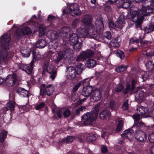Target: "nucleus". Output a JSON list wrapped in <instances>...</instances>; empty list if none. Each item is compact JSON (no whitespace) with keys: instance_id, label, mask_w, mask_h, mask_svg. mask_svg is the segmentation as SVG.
<instances>
[{"instance_id":"nucleus-19","label":"nucleus","mask_w":154,"mask_h":154,"mask_svg":"<svg viewBox=\"0 0 154 154\" xmlns=\"http://www.w3.org/2000/svg\"><path fill=\"white\" fill-rule=\"evenodd\" d=\"M82 22L89 28H91V26L94 27L91 24L92 17L90 15L86 14L84 15L82 19Z\"/></svg>"},{"instance_id":"nucleus-26","label":"nucleus","mask_w":154,"mask_h":154,"mask_svg":"<svg viewBox=\"0 0 154 154\" xmlns=\"http://www.w3.org/2000/svg\"><path fill=\"white\" fill-rule=\"evenodd\" d=\"M146 69L149 71H154V63L151 60L148 61L145 64Z\"/></svg>"},{"instance_id":"nucleus-3","label":"nucleus","mask_w":154,"mask_h":154,"mask_svg":"<svg viewBox=\"0 0 154 154\" xmlns=\"http://www.w3.org/2000/svg\"><path fill=\"white\" fill-rule=\"evenodd\" d=\"M148 130H154V124L150 126H148L146 127L144 123L142 121H139L134 123L133 126L128 129L124 131L123 133L121 134V137L123 139H129L132 135H133L134 131L138 130L142 131H147Z\"/></svg>"},{"instance_id":"nucleus-42","label":"nucleus","mask_w":154,"mask_h":154,"mask_svg":"<svg viewBox=\"0 0 154 154\" xmlns=\"http://www.w3.org/2000/svg\"><path fill=\"white\" fill-rule=\"evenodd\" d=\"M34 18L36 20L37 19V18L36 15H34L29 20V21L31 22V23L32 24L34 27H37L38 26V23L37 22L33 20V19Z\"/></svg>"},{"instance_id":"nucleus-9","label":"nucleus","mask_w":154,"mask_h":154,"mask_svg":"<svg viewBox=\"0 0 154 154\" xmlns=\"http://www.w3.org/2000/svg\"><path fill=\"white\" fill-rule=\"evenodd\" d=\"M145 35H140L138 38L135 37H131L129 40V46H132V44L137 45L140 42L141 45H148L152 43V42L150 41L143 40L144 38Z\"/></svg>"},{"instance_id":"nucleus-56","label":"nucleus","mask_w":154,"mask_h":154,"mask_svg":"<svg viewBox=\"0 0 154 154\" xmlns=\"http://www.w3.org/2000/svg\"><path fill=\"white\" fill-rule=\"evenodd\" d=\"M79 22V20L78 19H75L73 21L72 24V27L74 29L77 26V24Z\"/></svg>"},{"instance_id":"nucleus-29","label":"nucleus","mask_w":154,"mask_h":154,"mask_svg":"<svg viewBox=\"0 0 154 154\" xmlns=\"http://www.w3.org/2000/svg\"><path fill=\"white\" fill-rule=\"evenodd\" d=\"M97 138V135L95 134L91 133L87 135L86 140L89 142H94Z\"/></svg>"},{"instance_id":"nucleus-49","label":"nucleus","mask_w":154,"mask_h":154,"mask_svg":"<svg viewBox=\"0 0 154 154\" xmlns=\"http://www.w3.org/2000/svg\"><path fill=\"white\" fill-rule=\"evenodd\" d=\"M128 100H126L124 102L122 106V109L124 111L127 110L128 108Z\"/></svg>"},{"instance_id":"nucleus-61","label":"nucleus","mask_w":154,"mask_h":154,"mask_svg":"<svg viewBox=\"0 0 154 154\" xmlns=\"http://www.w3.org/2000/svg\"><path fill=\"white\" fill-rule=\"evenodd\" d=\"M101 152L103 154L106 153L108 151L107 147L106 146H103L101 148Z\"/></svg>"},{"instance_id":"nucleus-51","label":"nucleus","mask_w":154,"mask_h":154,"mask_svg":"<svg viewBox=\"0 0 154 154\" xmlns=\"http://www.w3.org/2000/svg\"><path fill=\"white\" fill-rule=\"evenodd\" d=\"M109 4L107 2L106 4L103 7L104 11L107 13H109L112 10V7L111 6L108 5Z\"/></svg>"},{"instance_id":"nucleus-15","label":"nucleus","mask_w":154,"mask_h":154,"mask_svg":"<svg viewBox=\"0 0 154 154\" xmlns=\"http://www.w3.org/2000/svg\"><path fill=\"white\" fill-rule=\"evenodd\" d=\"M135 139L140 142H145L147 138V136L146 133L141 130L136 131L134 134Z\"/></svg>"},{"instance_id":"nucleus-18","label":"nucleus","mask_w":154,"mask_h":154,"mask_svg":"<svg viewBox=\"0 0 154 154\" xmlns=\"http://www.w3.org/2000/svg\"><path fill=\"white\" fill-rule=\"evenodd\" d=\"M136 83V81L134 80H133L131 81V85L129 83H128L126 86V88L123 91V93L125 94L129 92L133 93L135 88Z\"/></svg>"},{"instance_id":"nucleus-57","label":"nucleus","mask_w":154,"mask_h":154,"mask_svg":"<svg viewBox=\"0 0 154 154\" xmlns=\"http://www.w3.org/2000/svg\"><path fill=\"white\" fill-rule=\"evenodd\" d=\"M82 84V82H79L77 84L75 85L73 88L72 90V91L74 92L76 91L78 89Z\"/></svg>"},{"instance_id":"nucleus-41","label":"nucleus","mask_w":154,"mask_h":154,"mask_svg":"<svg viewBox=\"0 0 154 154\" xmlns=\"http://www.w3.org/2000/svg\"><path fill=\"white\" fill-rule=\"evenodd\" d=\"M124 86L121 83H119L116 87L115 89V91L116 92L119 93L123 90Z\"/></svg>"},{"instance_id":"nucleus-13","label":"nucleus","mask_w":154,"mask_h":154,"mask_svg":"<svg viewBox=\"0 0 154 154\" xmlns=\"http://www.w3.org/2000/svg\"><path fill=\"white\" fill-rule=\"evenodd\" d=\"M79 38L77 34L72 33L67 39V41L66 43H64V44H65L64 45V48H66V47L67 48L69 44L71 46L74 45L75 43L78 42Z\"/></svg>"},{"instance_id":"nucleus-25","label":"nucleus","mask_w":154,"mask_h":154,"mask_svg":"<svg viewBox=\"0 0 154 154\" xmlns=\"http://www.w3.org/2000/svg\"><path fill=\"white\" fill-rule=\"evenodd\" d=\"M120 45L119 42L118 41V38H116L110 41L108 45V47L110 48L112 47L116 48L118 47Z\"/></svg>"},{"instance_id":"nucleus-7","label":"nucleus","mask_w":154,"mask_h":154,"mask_svg":"<svg viewBox=\"0 0 154 154\" xmlns=\"http://www.w3.org/2000/svg\"><path fill=\"white\" fill-rule=\"evenodd\" d=\"M73 50L69 47L64 48L63 51H60L56 55V59L55 60V62L58 63L61 60L63 57H66L69 59L71 55L72 54Z\"/></svg>"},{"instance_id":"nucleus-53","label":"nucleus","mask_w":154,"mask_h":154,"mask_svg":"<svg viewBox=\"0 0 154 154\" xmlns=\"http://www.w3.org/2000/svg\"><path fill=\"white\" fill-rule=\"evenodd\" d=\"M45 103L43 102L40 103L35 107V109L37 110H39L42 108H43L45 106Z\"/></svg>"},{"instance_id":"nucleus-43","label":"nucleus","mask_w":154,"mask_h":154,"mask_svg":"<svg viewBox=\"0 0 154 154\" xmlns=\"http://www.w3.org/2000/svg\"><path fill=\"white\" fill-rule=\"evenodd\" d=\"M123 2L122 4V7L125 9L128 8L132 4V1L130 0H127Z\"/></svg>"},{"instance_id":"nucleus-46","label":"nucleus","mask_w":154,"mask_h":154,"mask_svg":"<svg viewBox=\"0 0 154 154\" xmlns=\"http://www.w3.org/2000/svg\"><path fill=\"white\" fill-rule=\"evenodd\" d=\"M109 26L110 29L112 30V29H115L118 30L117 29L116 23H115L113 21H109Z\"/></svg>"},{"instance_id":"nucleus-1","label":"nucleus","mask_w":154,"mask_h":154,"mask_svg":"<svg viewBox=\"0 0 154 154\" xmlns=\"http://www.w3.org/2000/svg\"><path fill=\"white\" fill-rule=\"evenodd\" d=\"M96 28L95 27H87V29L80 28L77 30L79 38H83L89 35L92 37H97L98 35L101 34L104 29V26L102 19H100L96 21Z\"/></svg>"},{"instance_id":"nucleus-38","label":"nucleus","mask_w":154,"mask_h":154,"mask_svg":"<svg viewBox=\"0 0 154 154\" xmlns=\"http://www.w3.org/2000/svg\"><path fill=\"white\" fill-rule=\"evenodd\" d=\"M46 30V26H43L42 25H40L38 28V31L39 33V35L42 36L45 34Z\"/></svg>"},{"instance_id":"nucleus-20","label":"nucleus","mask_w":154,"mask_h":154,"mask_svg":"<svg viewBox=\"0 0 154 154\" xmlns=\"http://www.w3.org/2000/svg\"><path fill=\"white\" fill-rule=\"evenodd\" d=\"M125 19L124 15H120L116 23L117 29H121L124 26V24L125 23Z\"/></svg>"},{"instance_id":"nucleus-28","label":"nucleus","mask_w":154,"mask_h":154,"mask_svg":"<svg viewBox=\"0 0 154 154\" xmlns=\"http://www.w3.org/2000/svg\"><path fill=\"white\" fill-rule=\"evenodd\" d=\"M16 104L14 101L10 100L7 104V110H10L11 112L13 111L14 110Z\"/></svg>"},{"instance_id":"nucleus-4","label":"nucleus","mask_w":154,"mask_h":154,"mask_svg":"<svg viewBox=\"0 0 154 154\" xmlns=\"http://www.w3.org/2000/svg\"><path fill=\"white\" fill-rule=\"evenodd\" d=\"M154 12V2L152 1L150 2L149 5H148L147 6H143L136 13L137 17L136 20V26L137 27L140 28L142 30L141 27V24L143 23V21L144 20V17L147 16L150 13Z\"/></svg>"},{"instance_id":"nucleus-6","label":"nucleus","mask_w":154,"mask_h":154,"mask_svg":"<svg viewBox=\"0 0 154 154\" xmlns=\"http://www.w3.org/2000/svg\"><path fill=\"white\" fill-rule=\"evenodd\" d=\"M82 64L77 65L76 67L69 66L67 68L68 71L67 77L68 79H71L74 81H78L79 80L80 75L83 71Z\"/></svg>"},{"instance_id":"nucleus-39","label":"nucleus","mask_w":154,"mask_h":154,"mask_svg":"<svg viewBox=\"0 0 154 154\" xmlns=\"http://www.w3.org/2000/svg\"><path fill=\"white\" fill-rule=\"evenodd\" d=\"M82 43L78 41V42L75 43L74 45H73V47L74 49L76 51H79L82 48Z\"/></svg>"},{"instance_id":"nucleus-12","label":"nucleus","mask_w":154,"mask_h":154,"mask_svg":"<svg viewBox=\"0 0 154 154\" xmlns=\"http://www.w3.org/2000/svg\"><path fill=\"white\" fill-rule=\"evenodd\" d=\"M94 55V51L91 50H88L86 51H83L76 58L77 61L86 59L93 57Z\"/></svg>"},{"instance_id":"nucleus-17","label":"nucleus","mask_w":154,"mask_h":154,"mask_svg":"<svg viewBox=\"0 0 154 154\" xmlns=\"http://www.w3.org/2000/svg\"><path fill=\"white\" fill-rule=\"evenodd\" d=\"M60 36L63 37V43L64 44V39H67L68 37L71 34V32L70 31V29L67 27H64L61 28L60 30Z\"/></svg>"},{"instance_id":"nucleus-55","label":"nucleus","mask_w":154,"mask_h":154,"mask_svg":"<svg viewBox=\"0 0 154 154\" xmlns=\"http://www.w3.org/2000/svg\"><path fill=\"white\" fill-rule=\"evenodd\" d=\"M20 95L24 97H29V91L24 89L23 91L21 93Z\"/></svg>"},{"instance_id":"nucleus-48","label":"nucleus","mask_w":154,"mask_h":154,"mask_svg":"<svg viewBox=\"0 0 154 154\" xmlns=\"http://www.w3.org/2000/svg\"><path fill=\"white\" fill-rule=\"evenodd\" d=\"M147 59L150 60H154V54L152 53L147 52L145 54Z\"/></svg>"},{"instance_id":"nucleus-52","label":"nucleus","mask_w":154,"mask_h":154,"mask_svg":"<svg viewBox=\"0 0 154 154\" xmlns=\"http://www.w3.org/2000/svg\"><path fill=\"white\" fill-rule=\"evenodd\" d=\"M116 106V104L115 101L113 100H111L109 102V106L110 108L112 110L115 109Z\"/></svg>"},{"instance_id":"nucleus-8","label":"nucleus","mask_w":154,"mask_h":154,"mask_svg":"<svg viewBox=\"0 0 154 154\" xmlns=\"http://www.w3.org/2000/svg\"><path fill=\"white\" fill-rule=\"evenodd\" d=\"M52 85H49L46 86L44 84H42L40 88V95L45 97L46 95L48 96H50L53 94L54 89Z\"/></svg>"},{"instance_id":"nucleus-59","label":"nucleus","mask_w":154,"mask_h":154,"mask_svg":"<svg viewBox=\"0 0 154 154\" xmlns=\"http://www.w3.org/2000/svg\"><path fill=\"white\" fill-rule=\"evenodd\" d=\"M55 17L51 15H49L48 17V21L52 23L53 21L55 20Z\"/></svg>"},{"instance_id":"nucleus-36","label":"nucleus","mask_w":154,"mask_h":154,"mask_svg":"<svg viewBox=\"0 0 154 154\" xmlns=\"http://www.w3.org/2000/svg\"><path fill=\"white\" fill-rule=\"evenodd\" d=\"M139 111L140 113V114L142 116L148 112L149 109L147 107L141 106L139 107Z\"/></svg>"},{"instance_id":"nucleus-45","label":"nucleus","mask_w":154,"mask_h":154,"mask_svg":"<svg viewBox=\"0 0 154 154\" xmlns=\"http://www.w3.org/2000/svg\"><path fill=\"white\" fill-rule=\"evenodd\" d=\"M116 55L122 59H123L125 57L124 52L120 50H117L116 52Z\"/></svg>"},{"instance_id":"nucleus-63","label":"nucleus","mask_w":154,"mask_h":154,"mask_svg":"<svg viewBox=\"0 0 154 154\" xmlns=\"http://www.w3.org/2000/svg\"><path fill=\"white\" fill-rule=\"evenodd\" d=\"M142 79H143V81H146L149 77V75L147 74H144L142 76Z\"/></svg>"},{"instance_id":"nucleus-33","label":"nucleus","mask_w":154,"mask_h":154,"mask_svg":"<svg viewBox=\"0 0 154 154\" xmlns=\"http://www.w3.org/2000/svg\"><path fill=\"white\" fill-rule=\"evenodd\" d=\"M8 135V131L5 130H3L0 133V142L3 143Z\"/></svg>"},{"instance_id":"nucleus-21","label":"nucleus","mask_w":154,"mask_h":154,"mask_svg":"<svg viewBox=\"0 0 154 154\" xmlns=\"http://www.w3.org/2000/svg\"><path fill=\"white\" fill-rule=\"evenodd\" d=\"M102 95V92L98 90H96L93 91L92 94V99L94 101H97L101 98Z\"/></svg>"},{"instance_id":"nucleus-11","label":"nucleus","mask_w":154,"mask_h":154,"mask_svg":"<svg viewBox=\"0 0 154 154\" xmlns=\"http://www.w3.org/2000/svg\"><path fill=\"white\" fill-rule=\"evenodd\" d=\"M69 12L71 15L74 17L81 14L82 12L80 11L79 5L76 3L70 4L68 9Z\"/></svg>"},{"instance_id":"nucleus-16","label":"nucleus","mask_w":154,"mask_h":154,"mask_svg":"<svg viewBox=\"0 0 154 154\" xmlns=\"http://www.w3.org/2000/svg\"><path fill=\"white\" fill-rule=\"evenodd\" d=\"M45 66H46L48 73L51 75H50V77L51 78L52 80H54L57 75V72L54 70V67L53 65L51 64L48 65L47 63H44Z\"/></svg>"},{"instance_id":"nucleus-60","label":"nucleus","mask_w":154,"mask_h":154,"mask_svg":"<svg viewBox=\"0 0 154 154\" xmlns=\"http://www.w3.org/2000/svg\"><path fill=\"white\" fill-rule=\"evenodd\" d=\"M63 114L65 117H69L71 115L70 111L68 109L64 111Z\"/></svg>"},{"instance_id":"nucleus-34","label":"nucleus","mask_w":154,"mask_h":154,"mask_svg":"<svg viewBox=\"0 0 154 154\" xmlns=\"http://www.w3.org/2000/svg\"><path fill=\"white\" fill-rule=\"evenodd\" d=\"M31 52L30 49H21L20 51L22 56L24 57L29 56Z\"/></svg>"},{"instance_id":"nucleus-40","label":"nucleus","mask_w":154,"mask_h":154,"mask_svg":"<svg viewBox=\"0 0 154 154\" xmlns=\"http://www.w3.org/2000/svg\"><path fill=\"white\" fill-rule=\"evenodd\" d=\"M62 117V111L60 109L58 110L54 114L53 117L55 119H58Z\"/></svg>"},{"instance_id":"nucleus-23","label":"nucleus","mask_w":154,"mask_h":154,"mask_svg":"<svg viewBox=\"0 0 154 154\" xmlns=\"http://www.w3.org/2000/svg\"><path fill=\"white\" fill-rule=\"evenodd\" d=\"M10 76L11 78L9 79L8 78V76L6 77V79L8 80L7 84H8V82L9 83L8 85L12 86L17 82V76L15 73H13ZM7 81L8 79H7Z\"/></svg>"},{"instance_id":"nucleus-27","label":"nucleus","mask_w":154,"mask_h":154,"mask_svg":"<svg viewBox=\"0 0 154 154\" xmlns=\"http://www.w3.org/2000/svg\"><path fill=\"white\" fill-rule=\"evenodd\" d=\"M153 23H150L147 26L144 27L142 29L144 31L145 34L149 33L153 31Z\"/></svg>"},{"instance_id":"nucleus-24","label":"nucleus","mask_w":154,"mask_h":154,"mask_svg":"<svg viewBox=\"0 0 154 154\" xmlns=\"http://www.w3.org/2000/svg\"><path fill=\"white\" fill-rule=\"evenodd\" d=\"M47 45V42L43 39H39L36 42L35 46L36 48H42L45 47Z\"/></svg>"},{"instance_id":"nucleus-10","label":"nucleus","mask_w":154,"mask_h":154,"mask_svg":"<svg viewBox=\"0 0 154 154\" xmlns=\"http://www.w3.org/2000/svg\"><path fill=\"white\" fill-rule=\"evenodd\" d=\"M87 80V79H86L82 82L83 87L82 95L85 97H88L93 92L92 87L88 85L89 84V80Z\"/></svg>"},{"instance_id":"nucleus-62","label":"nucleus","mask_w":154,"mask_h":154,"mask_svg":"<svg viewBox=\"0 0 154 154\" xmlns=\"http://www.w3.org/2000/svg\"><path fill=\"white\" fill-rule=\"evenodd\" d=\"M32 57L33 59L35 60H37V53L35 50H33L32 52Z\"/></svg>"},{"instance_id":"nucleus-47","label":"nucleus","mask_w":154,"mask_h":154,"mask_svg":"<svg viewBox=\"0 0 154 154\" xmlns=\"http://www.w3.org/2000/svg\"><path fill=\"white\" fill-rule=\"evenodd\" d=\"M123 126V121L120 120L116 128V131L117 132H119L122 130V128Z\"/></svg>"},{"instance_id":"nucleus-14","label":"nucleus","mask_w":154,"mask_h":154,"mask_svg":"<svg viewBox=\"0 0 154 154\" xmlns=\"http://www.w3.org/2000/svg\"><path fill=\"white\" fill-rule=\"evenodd\" d=\"M34 64V61L32 60L30 63L28 65L20 63L18 65V68L20 69L25 71L27 74L31 75L32 74V71L33 69V65Z\"/></svg>"},{"instance_id":"nucleus-32","label":"nucleus","mask_w":154,"mask_h":154,"mask_svg":"<svg viewBox=\"0 0 154 154\" xmlns=\"http://www.w3.org/2000/svg\"><path fill=\"white\" fill-rule=\"evenodd\" d=\"M128 67V65H123L116 67L115 69V71L118 72H123L127 70Z\"/></svg>"},{"instance_id":"nucleus-31","label":"nucleus","mask_w":154,"mask_h":154,"mask_svg":"<svg viewBox=\"0 0 154 154\" xmlns=\"http://www.w3.org/2000/svg\"><path fill=\"white\" fill-rule=\"evenodd\" d=\"M87 67L89 68H92L96 65V61L94 59L89 58L86 62Z\"/></svg>"},{"instance_id":"nucleus-50","label":"nucleus","mask_w":154,"mask_h":154,"mask_svg":"<svg viewBox=\"0 0 154 154\" xmlns=\"http://www.w3.org/2000/svg\"><path fill=\"white\" fill-rule=\"evenodd\" d=\"M46 67V66H45L44 63L43 66L42 68V75L43 76H46L47 75V73H48Z\"/></svg>"},{"instance_id":"nucleus-35","label":"nucleus","mask_w":154,"mask_h":154,"mask_svg":"<svg viewBox=\"0 0 154 154\" xmlns=\"http://www.w3.org/2000/svg\"><path fill=\"white\" fill-rule=\"evenodd\" d=\"M23 36L25 35H29L32 33V30L28 27L25 26L21 30Z\"/></svg>"},{"instance_id":"nucleus-44","label":"nucleus","mask_w":154,"mask_h":154,"mask_svg":"<svg viewBox=\"0 0 154 154\" xmlns=\"http://www.w3.org/2000/svg\"><path fill=\"white\" fill-rule=\"evenodd\" d=\"M75 137L72 136H69L64 138L63 141L67 143H72Z\"/></svg>"},{"instance_id":"nucleus-54","label":"nucleus","mask_w":154,"mask_h":154,"mask_svg":"<svg viewBox=\"0 0 154 154\" xmlns=\"http://www.w3.org/2000/svg\"><path fill=\"white\" fill-rule=\"evenodd\" d=\"M148 139L149 142L154 143V132L150 133L148 136Z\"/></svg>"},{"instance_id":"nucleus-30","label":"nucleus","mask_w":154,"mask_h":154,"mask_svg":"<svg viewBox=\"0 0 154 154\" xmlns=\"http://www.w3.org/2000/svg\"><path fill=\"white\" fill-rule=\"evenodd\" d=\"M23 36L21 30L19 29H17L14 32V37L15 40L17 41L20 39Z\"/></svg>"},{"instance_id":"nucleus-64","label":"nucleus","mask_w":154,"mask_h":154,"mask_svg":"<svg viewBox=\"0 0 154 154\" xmlns=\"http://www.w3.org/2000/svg\"><path fill=\"white\" fill-rule=\"evenodd\" d=\"M80 112L85 111L86 109V107L85 106H81L78 108Z\"/></svg>"},{"instance_id":"nucleus-37","label":"nucleus","mask_w":154,"mask_h":154,"mask_svg":"<svg viewBox=\"0 0 154 154\" xmlns=\"http://www.w3.org/2000/svg\"><path fill=\"white\" fill-rule=\"evenodd\" d=\"M112 38L111 33L109 31L105 32L103 34L102 39L103 40H105L106 39L109 40L111 39Z\"/></svg>"},{"instance_id":"nucleus-2","label":"nucleus","mask_w":154,"mask_h":154,"mask_svg":"<svg viewBox=\"0 0 154 154\" xmlns=\"http://www.w3.org/2000/svg\"><path fill=\"white\" fill-rule=\"evenodd\" d=\"M1 44L2 48L4 49L0 50V64L2 60L7 59H9L12 58L14 56V52L12 51L7 52L8 49L9 42L11 40V37L10 34L7 33L0 37Z\"/></svg>"},{"instance_id":"nucleus-22","label":"nucleus","mask_w":154,"mask_h":154,"mask_svg":"<svg viewBox=\"0 0 154 154\" xmlns=\"http://www.w3.org/2000/svg\"><path fill=\"white\" fill-rule=\"evenodd\" d=\"M110 115V112L107 109H104L100 112L99 117L100 119L104 120L109 118Z\"/></svg>"},{"instance_id":"nucleus-58","label":"nucleus","mask_w":154,"mask_h":154,"mask_svg":"<svg viewBox=\"0 0 154 154\" xmlns=\"http://www.w3.org/2000/svg\"><path fill=\"white\" fill-rule=\"evenodd\" d=\"M132 117L134 121V123L140 121V117L138 114H134L133 116Z\"/></svg>"},{"instance_id":"nucleus-5","label":"nucleus","mask_w":154,"mask_h":154,"mask_svg":"<svg viewBox=\"0 0 154 154\" xmlns=\"http://www.w3.org/2000/svg\"><path fill=\"white\" fill-rule=\"evenodd\" d=\"M100 105L97 104L95 105L94 108L90 112H87L82 116V120L85 125L91 124L96 119L98 114Z\"/></svg>"}]
</instances>
